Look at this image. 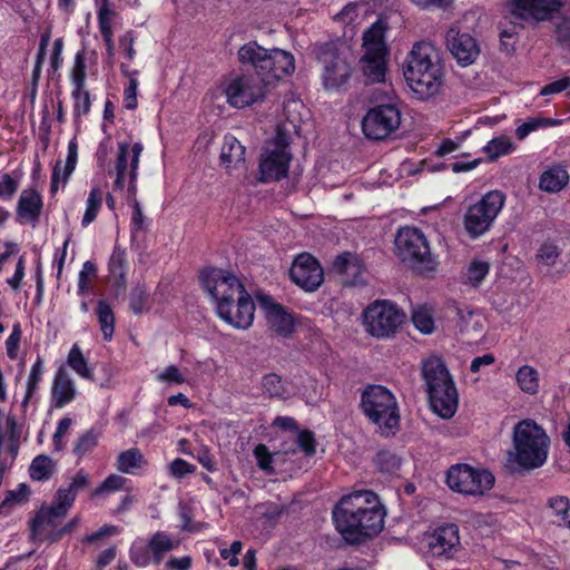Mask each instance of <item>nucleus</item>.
Masks as SVG:
<instances>
[{"label":"nucleus","instance_id":"obj_44","mask_svg":"<svg viewBox=\"0 0 570 570\" xmlns=\"http://www.w3.org/2000/svg\"><path fill=\"white\" fill-rule=\"evenodd\" d=\"M412 323L422 334H431L435 328L432 313L424 306H420L413 311Z\"/></svg>","mask_w":570,"mask_h":570},{"label":"nucleus","instance_id":"obj_28","mask_svg":"<svg viewBox=\"0 0 570 570\" xmlns=\"http://www.w3.org/2000/svg\"><path fill=\"white\" fill-rule=\"evenodd\" d=\"M569 183V174L562 166L544 170L539 180V187L547 193H558Z\"/></svg>","mask_w":570,"mask_h":570},{"label":"nucleus","instance_id":"obj_26","mask_svg":"<svg viewBox=\"0 0 570 570\" xmlns=\"http://www.w3.org/2000/svg\"><path fill=\"white\" fill-rule=\"evenodd\" d=\"M263 395L269 400L286 401L293 393L289 382L275 372H269L261 379Z\"/></svg>","mask_w":570,"mask_h":570},{"label":"nucleus","instance_id":"obj_22","mask_svg":"<svg viewBox=\"0 0 570 570\" xmlns=\"http://www.w3.org/2000/svg\"><path fill=\"white\" fill-rule=\"evenodd\" d=\"M77 396L75 382L63 365L56 371L51 386V406L62 409L71 403Z\"/></svg>","mask_w":570,"mask_h":570},{"label":"nucleus","instance_id":"obj_6","mask_svg":"<svg viewBox=\"0 0 570 570\" xmlns=\"http://www.w3.org/2000/svg\"><path fill=\"white\" fill-rule=\"evenodd\" d=\"M515 463L525 470L541 468L548 459L550 438L533 420H522L513 428Z\"/></svg>","mask_w":570,"mask_h":570},{"label":"nucleus","instance_id":"obj_58","mask_svg":"<svg viewBox=\"0 0 570 570\" xmlns=\"http://www.w3.org/2000/svg\"><path fill=\"white\" fill-rule=\"evenodd\" d=\"M146 217L142 214L141 207L137 200L132 204V215L130 219V242H135L138 232L145 230Z\"/></svg>","mask_w":570,"mask_h":570},{"label":"nucleus","instance_id":"obj_59","mask_svg":"<svg viewBox=\"0 0 570 570\" xmlns=\"http://www.w3.org/2000/svg\"><path fill=\"white\" fill-rule=\"evenodd\" d=\"M21 325L20 323H14L12 326V332L6 340V350L7 355L10 360H16L18 357V350L21 341Z\"/></svg>","mask_w":570,"mask_h":570},{"label":"nucleus","instance_id":"obj_13","mask_svg":"<svg viewBox=\"0 0 570 570\" xmlns=\"http://www.w3.org/2000/svg\"><path fill=\"white\" fill-rule=\"evenodd\" d=\"M402 112L395 102H380L367 109L361 127L368 140L382 141L400 128Z\"/></svg>","mask_w":570,"mask_h":570},{"label":"nucleus","instance_id":"obj_51","mask_svg":"<svg viewBox=\"0 0 570 570\" xmlns=\"http://www.w3.org/2000/svg\"><path fill=\"white\" fill-rule=\"evenodd\" d=\"M128 479L119 475V474H110L108 475L99 487L95 489L92 492V497L102 494V493H114L120 491L125 488Z\"/></svg>","mask_w":570,"mask_h":570},{"label":"nucleus","instance_id":"obj_42","mask_svg":"<svg viewBox=\"0 0 570 570\" xmlns=\"http://www.w3.org/2000/svg\"><path fill=\"white\" fill-rule=\"evenodd\" d=\"M29 473L35 481L49 480L53 474L52 460L45 454L36 456L30 464Z\"/></svg>","mask_w":570,"mask_h":570},{"label":"nucleus","instance_id":"obj_43","mask_svg":"<svg viewBox=\"0 0 570 570\" xmlns=\"http://www.w3.org/2000/svg\"><path fill=\"white\" fill-rule=\"evenodd\" d=\"M102 205V191L99 187L91 188L88 198L85 214L81 219L82 227L89 226L97 218Z\"/></svg>","mask_w":570,"mask_h":570},{"label":"nucleus","instance_id":"obj_15","mask_svg":"<svg viewBox=\"0 0 570 570\" xmlns=\"http://www.w3.org/2000/svg\"><path fill=\"white\" fill-rule=\"evenodd\" d=\"M292 158V154L286 150V145L277 144L275 149H265L259 158L258 181L266 184L286 178Z\"/></svg>","mask_w":570,"mask_h":570},{"label":"nucleus","instance_id":"obj_49","mask_svg":"<svg viewBox=\"0 0 570 570\" xmlns=\"http://www.w3.org/2000/svg\"><path fill=\"white\" fill-rule=\"evenodd\" d=\"M484 150L490 158L495 159L511 154L513 151V144L504 137H495L488 142Z\"/></svg>","mask_w":570,"mask_h":570},{"label":"nucleus","instance_id":"obj_56","mask_svg":"<svg viewBox=\"0 0 570 570\" xmlns=\"http://www.w3.org/2000/svg\"><path fill=\"white\" fill-rule=\"evenodd\" d=\"M77 495L67 487L58 489L52 505L66 515L76 501Z\"/></svg>","mask_w":570,"mask_h":570},{"label":"nucleus","instance_id":"obj_11","mask_svg":"<svg viewBox=\"0 0 570 570\" xmlns=\"http://www.w3.org/2000/svg\"><path fill=\"white\" fill-rule=\"evenodd\" d=\"M445 481L448 487L456 493L480 497L493 488L495 478L485 468L456 463L448 469Z\"/></svg>","mask_w":570,"mask_h":570},{"label":"nucleus","instance_id":"obj_37","mask_svg":"<svg viewBox=\"0 0 570 570\" xmlns=\"http://www.w3.org/2000/svg\"><path fill=\"white\" fill-rule=\"evenodd\" d=\"M71 99H72V114L75 120H78L82 116H88L91 110V97L90 92L82 88H72L71 90Z\"/></svg>","mask_w":570,"mask_h":570},{"label":"nucleus","instance_id":"obj_21","mask_svg":"<svg viewBox=\"0 0 570 570\" xmlns=\"http://www.w3.org/2000/svg\"><path fill=\"white\" fill-rule=\"evenodd\" d=\"M389 51L382 48H366L361 58V67L366 81L370 83L384 82L387 71Z\"/></svg>","mask_w":570,"mask_h":570},{"label":"nucleus","instance_id":"obj_54","mask_svg":"<svg viewBox=\"0 0 570 570\" xmlns=\"http://www.w3.org/2000/svg\"><path fill=\"white\" fill-rule=\"evenodd\" d=\"M78 161V144L76 138H72L68 142V153H67V159L62 171V181L63 185H66L72 175V173L76 169Z\"/></svg>","mask_w":570,"mask_h":570},{"label":"nucleus","instance_id":"obj_60","mask_svg":"<svg viewBox=\"0 0 570 570\" xmlns=\"http://www.w3.org/2000/svg\"><path fill=\"white\" fill-rule=\"evenodd\" d=\"M196 471V465L187 462L181 458H176L169 464V472L176 479H183L187 474H193Z\"/></svg>","mask_w":570,"mask_h":570},{"label":"nucleus","instance_id":"obj_4","mask_svg":"<svg viewBox=\"0 0 570 570\" xmlns=\"http://www.w3.org/2000/svg\"><path fill=\"white\" fill-rule=\"evenodd\" d=\"M403 73L420 99L438 95L444 77L439 50L430 42H415L405 59Z\"/></svg>","mask_w":570,"mask_h":570},{"label":"nucleus","instance_id":"obj_52","mask_svg":"<svg viewBox=\"0 0 570 570\" xmlns=\"http://www.w3.org/2000/svg\"><path fill=\"white\" fill-rule=\"evenodd\" d=\"M561 252L559 247L552 243H543L537 254L535 258L539 264L551 267L557 263V259L560 257Z\"/></svg>","mask_w":570,"mask_h":570},{"label":"nucleus","instance_id":"obj_20","mask_svg":"<svg viewBox=\"0 0 570 570\" xmlns=\"http://www.w3.org/2000/svg\"><path fill=\"white\" fill-rule=\"evenodd\" d=\"M258 301L266 312V320L271 328L284 337L291 336L295 325L292 315L286 308L279 303H275L268 295H261Z\"/></svg>","mask_w":570,"mask_h":570},{"label":"nucleus","instance_id":"obj_50","mask_svg":"<svg viewBox=\"0 0 570 570\" xmlns=\"http://www.w3.org/2000/svg\"><path fill=\"white\" fill-rule=\"evenodd\" d=\"M129 559L138 568H146L154 564V559L148 544L134 543L129 549Z\"/></svg>","mask_w":570,"mask_h":570},{"label":"nucleus","instance_id":"obj_36","mask_svg":"<svg viewBox=\"0 0 570 570\" xmlns=\"http://www.w3.org/2000/svg\"><path fill=\"white\" fill-rule=\"evenodd\" d=\"M45 372L43 360L40 355L37 356L36 362L32 364L30 374L27 381L26 394L22 400V407H27L28 403L33 399L40 382L42 381V375Z\"/></svg>","mask_w":570,"mask_h":570},{"label":"nucleus","instance_id":"obj_40","mask_svg":"<svg viewBox=\"0 0 570 570\" xmlns=\"http://www.w3.org/2000/svg\"><path fill=\"white\" fill-rule=\"evenodd\" d=\"M69 78H70L72 88L86 87L87 66H86V49L85 48H82L81 50H78L76 52Z\"/></svg>","mask_w":570,"mask_h":570},{"label":"nucleus","instance_id":"obj_19","mask_svg":"<svg viewBox=\"0 0 570 570\" xmlns=\"http://www.w3.org/2000/svg\"><path fill=\"white\" fill-rule=\"evenodd\" d=\"M43 209V197L35 188H26L21 191L16 206V222L20 225L36 227Z\"/></svg>","mask_w":570,"mask_h":570},{"label":"nucleus","instance_id":"obj_63","mask_svg":"<svg viewBox=\"0 0 570 570\" xmlns=\"http://www.w3.org/2000/svg\"><path fill=\"white\" fill-rule=\"evenodd\" d=\"M18 187V180L12 178L10 174H3L0 180V198L3 200H10L17 193Z\"/></svg>","mask_w":570,"mask_h":570},{"label":"nucleus","instance_id":"obj_1","mask_svg":"<svg viewBox=\"0 0 570 570\" xmlns=\"http://www.w3.org/2000/svg\"><path fill=\"white\" fill-rule=\"evenodd\" d=\"M239 63L247 70L252 69L257 78L250 75L234 77L225 87L224 94L229 106L243 109L263 101L266 86L275 85L294 69V57L281 49H266L256 41L243 45L237 52Z\"/></svg>","mask_w":570,"mask_h":570},{"label":"nucleus","instance_id":"obj_57","mask_svg":"<svg viewBox=\"0 0 570 570\" xmlns=\"http://www.w3.org/2000/svg\"><path fill=\"white\" fill-rule=\"evenodd\" d=\"M79 522V518L75 517L58 530L48 531L47 534L41 540H45L50 544L59 542L65 535L72 533L75 529L78 527Z\"/></svg>","mask_w":570,"mask_h":570},{"label":"nucleus","instance_id":"obj_5","mask_svg":"<svg viewBox=\"0 0 570 570\" xmlns=\"http://www.w3.org/2000/svg\"><path fill=\"white\" fill-rule=\"evenodd\" d=\"M421 376L431 410L442 419H452L458 410L459 393L444 361L439 356L423 360Z\"/></svg>","mask_w":570,"mask_h":570},{"label":"nucleus","instance_id":"obj_34","mask_svg":"<svg viewBox=\"0 0 570 570\" xmlns=\"http://www.w3.org/2000/svg\"><path fill=\"white\" fill-rule=\"evenodd\" d=\"M142 463H145V459L140 450L130 448L118 454L116 469L121 473L134 474V470L141 468Z\"/></svg>","mask_w":570,"mask_h":570},{"label":"nucleus","instance_id":"obj_38","mask_svg":"<svg viewBox=\"0 0 570 570\" xmlns=\"http://www.w3.org/2000/svg\"><path fill=\"white\" fill-rule=\"evenodd\" d=\"M373 463L375 468L384 474H395L401 468V459L390 450L379 451Z\"/></svg>","mask_w":570,"mask_h":570},{"label":"nucleus","instance_id":"obj_12","mask_svg":"<svg viewBox=\"0 0 570 570\" xmlns=\"http://www.w3.org/2000/svg\"><path fill=\"white\" fill-rule=\"evenodd\" d=\"M317 60L323 65L322 82L326 91L345 92L350 88L353 68L342 57L337 46L325 42L317 49Z\"/></svg>","mask_w":570,"mask_h":570},{"label":"nucleus","instance_id":"obj_31","mask_svg":"<svg viewBox=\"0 0 570 570\" xmlns=\"http://www.w3.org/2000/svg\"><path fill=\"white\" fill-rule=\"evenodd\" d=\"M95 313L105 342H110L115 333L116 317L111 305L106 299H98Z\"/></svg>","mask_w":570,"mask_h":570},{"label":"nucleus","instance_id":"obj_53","mask_svg":"<svg viewBox=\"0 0 570 570\" xmlns=\"http://www.w3.org/2000/svg\"><path fill=\"white\" fill-rule=\"evenodd\" d=\"M297 432V445L305 456L309 458L316 453V439L315 433L308 429L296 431Z\"/></svg>","mask_w":570,"mask_h":570},{"label":"nucleus","instance_id":"obj_18","mask_svg":"<svg viewBox=\"0 0 570 570\" xmlns=\"http://www.w3.org/2000/svg\"><path fill=\"white\" fill-rule=\"evenodd\" d=\"M426 541L431 556L451 559L460 547L459 527L454 523H444L428 535Z\"/></svg>","mask_w":570,"mask_h":570},{"label":"nucleus","instance_id":"obj_35","mask_svg":"<svg viewBox=\"0 0 570 570\" xmlns=\"http://www.w3.org/2000/svg\"><path fill=\"white\" fill-rule=\"evenodd\" d=\"M67 364L80 377L90 381L94 380V373L89 367L88 360L83 356L82 351L77 343L71 346L68 353Z\"/></svg>","mask_w":570,"mask_h":570},{"label":"nucleus","instance_id":"obj_17","mask_svg":"<svg viewBox=\"0 0 570 570\" xmlns=\"http://www.w3.org/2000/svg\"><path fill=\"white\" fill-rule=\"evenodd\" d=\"M446 47L461 67L472 65L481 52L480 45L473 36L453 27L446 32Z\"/></svg>","mask_w":570,"mask_h":570},{"label":"nucleus","instance_id":"obj_23","mask_svg":"<svg viewBox=\"0 0 570 570\" xmlns=\"http://www.w3.org/2000/svg\"><path fill=\"white\" fill-rule=\"evenodd\" d=\"M65 517L66 514L55 505H42L29 521L31 540L38 539L43 533L46 535L48 531L58 530Z\"/></svg>","mask_w":570,"mask_h":570},{"label":"nucleus","instance_id":"obj_29","mask_svg":"<svg viewBox=\"0 0 570 570\" xmlns=\"http://www.w3.org/2000/svg\"><path fill=\"white\" fill-rule=\"evenodd\" d=\"M220 161L227 168L236 167L239 163L245 161V147L232 135L224 138Z\"/></svg>","mask_w":570,"mask_h":570},{"label":"nucleus","instance_id":"obj_48","mask_svg":"<svg viewBox=\"0 0 570 570\" xmlns=\"http://www.w3.org/2000/svg\"><path fill=\"white\" fill-rule=\"evenodd\" d=\"M30 489L26 483H20L16 490L7 492L4 500L0 503V514L7 513L12 504H20L28 500Z\"/></svg>","mask_w":570,"mask_h":570},{"label":"nucleus","instance_id":"obj_64","mask_svg":"<svg viewBox=\"0 0 570 570\" xmlns=\"http://www.w3.org/2000/svg\"><path fill=\"white\" fill-rule=\"evenodd\" d=\"M254 455L257 461V465L263 471H272L273 466V458L268 450V448L265 444H258L254 449Z\"/></svg>","mask_w":570,"mask_h":570},{"label":"nucleus","instance_id":"obj_10","mask_svg":"<svg viewBox=\"0 0 570 570\" xmlns=\"http://www.w3.org/2000/svg\"><path fill=\"white\" fill-rule=\"evenodd\" d=\"M366 333L375 338H390L405 323L406 314L396 303L376 299L363 312Z\"/></svg>","mask_w":570,"mask_h":570},{"label":"nucleus","instance_id":"obj_14","mask_svg":"<svg viewBox=\"0 0 570 570\" xmlns=\"http://www.w3.org/2000/svg\"><path fill=\"white\" fill-rule=\"evenodd\" d=\"M293 283L305 292L316 291L324 281V272L320 262L308 253L297 255L289 268Z\"/></svg>","mask_w":570,"mask_h":570},{"label":"nucleus","instance_id":"obj_62","mask_svg":"<svg viewBox=\"0 0 570 570\" xmlns=\"http://www.w3.org/2000/svg\"><path fill=\"white\" fill-rule=\"evenodd\" d=\"M114 16L115 10L111 8L109 0H102V3L97 11L99 30L112 29L111 19Z\"/></svg>","mask_w":570,"mask_h":570},{"label":"nucleus","instance_id":"obj_45","mask_svg":"<svg viewBox=\"0 0 570 570\" xmlns=\"http://www.w3.org/2000/svg\"><path fill=\"white\" fill-rule=\"evenodd\" d=\"M385 27L380 22H374L371 28L364 33V45L366 48H382L389 51L384 43Z\"/></svg>","mask_w":570,"mask_h":570},{"label":"nucleus","instance_id":"obj_39","mask_svg":"<svg viewBox=\"0 0 570 570\" xmlns=\"http://www.w3.org/2000/svg\"><path fill=\"white\" fill-rule=\"evenodd\" d=\"M149 298L150 294L145 284L135 285L129 294L130 311L136 315L148 312Z\"/></svg>","mask_w":570,"mask_h":570},{"label":"nucleus","instance_id":"obj_47","mask_svg":"<svg viewBox=\"0 0 570 570\" xmlns=\"http://www.w3.org/2000/svg\"><path fill=\"white\" fill-rule=\"evenodd\" d=\"M489 271V263L473 259L466 269V282L473 287H478L484 281Z\"/></svg>","mask_w":570,"mask_h":570},{"label":"nucleus","instance_id":"obj_33","mask_svg":"<svg viewBox=\"0 0 570 570\" xmlns=\"http://www.w3.org/2000/svg\"><path fill=\"white\" fill-rule=\"evenodd\" d=\"M515 380L522 392L529 395H534L539 392L540 375L533 366L522 365L519 367Z\"/></svg>","mask_w":570,"mask_h":570},{"label":"nucleus","instance_id":"obj_30","mask_svg":"<svg viewBox=\"0 0 570 570\" xmlns=\"http://www.w3.org/2000/svg\"><path fill=\"white\" fill-rule=\"evenodd\" d=\"M131 147L128 142L118 144V153L115 161L116 178L112 183L114 191H122L125 189V179L128 167L130 168L129 158L131 159Z\"/></svg>","mask_w":570,"mask_h":570},{"label":"nucleus","instance_id":"obj_3","mask_svg":"<svg viewBox=\"0 0 570 570\" xmlns=\"http://www.w3.org/2000/svg\"><path fill=\"white\" fill-rule=\"evenodd\" d=\"M199 282L214 302L220 320L237 330L252 326L255 303L237 276L220 268L206 267L199 274Z\"/></svg>","mask_w":570,"mask_h":570},{"label":"nucleus","instance_id":"obj_61","mask_svg":"<svg viewBox=\"0 0 570 570\" xmlns=\"http://www.w3.org/2000/svg\"><path fill=\"white\" fill-rule=\"evenodd\" d=\"M139 81L137 78H130L124 90V107L128 110H135L138 106L137 91Z\"/></svg>","mask_w":570,"mask_h":570},{"label":"nucleus","instance_id":"obj_25","mask_svg":"<svg viewBox=\"0 0 570 570\" xmlns=\"http://www.w3.org/2000/svg\"><path fill=\"white\" fill-rule=\"evenodd\" d=\"M129 264L126 248L116 242L108 261V272L112 278V285L117 288H125L127 285Z\"/></svg>","mask_w":570,"mask_h":570},{"label":"nucleus","instance_id":"obj_32","mask_svg":"<svg viewBox=\"0 0 570 570\" xmlns=\"http://www.w3.org/2000/svg\"><path fill=\"white\" fill-rule=\"evenodd\" d=\"M101 434L100 429L92 426L79 435L72 449V453L78 460H81L97 448Z\"/></svg>","mask_w":570,"mask_h":570},{"label":"nucleus","instance_id":"obj_7","mask_svg":"<svg viewBox=\"0 0 570 570\" xmlns=\"http://www.w3.org/2000/svg\"><path fill=\"white\" fill-rule=\"evenodd\" d=\"M360 407L367 420L380 428L383 435L394 434L399 429V404L387 387L367 385L361 393Z\"/></svg>","mask_w":570,"mask_h":570},{"label":"nucleus","instance_id":"obj_9","mask_svg":"<svg viewBox=\"0 0 570 570\" xmlns=\"http://www.w3.org/2000/svg\"><path fill=\"white\" fill-rule=\"evenodd\" d=\"M507 196L499 189H493L469 205L463 215V228L470 239H478L493 227L499 214L504 207Z\"/></svg>","mask_w":570,"mask_h":570},{"label":"nucleus","instance_id":"obj_46","mask_svg":"<svg viewBox=\"0 0 570 570\" xmlns=\"http://www.w3.org/2000/svg\"><path fill=\"white\" fill-rule=\"evenodd\" d=\"M97 272H98V268L94 262L86 261L82 264V268L80 269V272L78 274V288H77L78 296H83L90 291V288H91L90 277L91 278L97 277Z\"/></svg>","mask_w":570,"mask_h":570},{"label":"nucleus","instance_id":"obj_8","mask_svg":"<svg viewBox=\"0 0 570 570\" xmlns=\"http://www.w3.org/2000/svg\"><path fill=\"white\" fill-rule=\"evenodd\" d=\"M395 249L397 257L421 275L438 268L439 262L432 255L425 235L417 227L400 228L395 236Z\"/></svg>","mask_w":570,"mask_h":570},{"label":"nucleus","instance_id":"obj_27","mask_svg":"<svg viewBox=\"0 0 570 570\" xmlns=\"http://www.w3.org/2000/svg\"><path fill=\"white\" fill-rule=\"evenodd\" d=\"M147 544L153 556L154 564L159 566L166 554L177 548L178 542L166 531L158 530L150 535Z\"/></svg>","mask_w":570,"mask_h":570},{"label":"nucleus","instance_id":"obj_24","mask_svg":"<svg viewBox=\"0 0 570 570\" xmlns=\"http://www.w3.org/2000/svg\"><path fill=\"white\" fill-rule=\"evenodd\" d=\"M333 269L337 274L345 276V282L350 285L355 286L364 283L362 276L365 272V266L355 253L344 252L337 255L333 261Z\"/></svg>","mask_w":570,"mask_h":570},{"label":"nucleus","instance_id":"obj_55","mask_svg":"<svg viewBox=\"0 0 570 570\" xmlns=\"http://www.w3.org/2000/svg\"><path fill=\"white\" fill-rule=\"evenodd\" d=\"M557 45L570 55V17L563 18L554 30Z\"/></svg>","mask_w":570,"mask_h":570},{"label":"nucleus","instance_id":"obj_16","mask_svg":"<svg viewBox=\"0 0 570 570\" xmlns=\"http://www.w3.org/2000/svg\"><path fill=\"white\" fill-rule=\"evenodd\" d=\"M564 7L563 0H510L513 17L521 20L549 21Z\"/></svg>","mask_w":570,"mask_h":570},{"label":"nucleus","instance_id":"obj_2","mask_svg":"<svg viewBox=\"0 0 570 570\" xmlns=\"http://www.w3.org/2000/svg\"><path fill=\"white\" fill-rule=\"evenodd\" d=\"M386 511L379 495L371 490L344 495L333 508L337 532L350 544H361L384 528Z\"/></svg>","mask_w":570,"mask_h":570},{"label":"nucleus","instance_id":"obj_41","mask_svg":"<svg viewBox=\"0 0 570 570\" xmlns=\"http://www.w3.org/2000/svg\"><path fill=\"white\" fill-rule=\"evenodd\" d=\"M144 150V146L141 142H135L131 147V159H130V170L128 171V198H134L136 200L137 194V179H138V168L140 163V156Z\"/></svg>","mask_w":570,"mask_h":570}]
</instances>
